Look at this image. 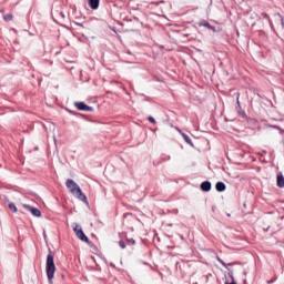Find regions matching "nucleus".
<instances>
[{
	"instance_id": "4468645a",
	"label": "nucleus",
	"mask_w": 284,
	"mask_h": 284,
	"mask_svg": "<svg viewBox=\"0 0 284 284\" xmlns=\"http://www.w3.org/2000/svg\"><path fill=\"white\" fill-rule=\"evenodd\" d=\"M4 21H12V14L8 13L3 17Z\"/></svg>"
},
{
	"instance_id": "aec40b11",
	"label": "nucleus",
	"mask_w": 284,
	"mask_h": 284,
	"mask_svg": "<svg viewBox=\"0 0 284 284\" xmlns=\"http://www.w3.org/2000/svg\"><path fill=\"white\" fill-rule=\"evenodd\" d=\"M236 103H237V106L241 108V102L239 101V98H237Z\"/></svg>"
},
{
	"instance_id": "20e7f679",
	"label": "nucleus",
	"mask_w": 284,
	"mask_h": 284,
	"mask_svg": "<svg viewBox=\"0 0 284 284\" xmlns=\"http://www.w3.org/2000/svg\"><path fill=\"white\" fill-rule=\"evenodd\" d=\"M22 207H24V210H28V212H30L33 216H37V217L41 216V211L37 207H33L29 204H22Z\"/></svg>"
},
{
	"instance_id": "a211bd4d",
	"label": "nucleus",
	"mask_w": 284,
	"mask_h": 284,
	"mask_svg": "<svg viewBox=\"0 0 284 284\" xmlns=\"http://www.w3.org/2000/svg\"><path fill=\"white\" fill-rule=\"evenodd\" d=\"M128 243H129L130 245H134L135 241H134V239H130V240H128Z\"/></svg>"
},
{
	"instance_id": "f257e3e1",
	"label": "nucleus",
	"mask_w": 284,
	"mask_h": 284,
	"mask_svg": "<svg viewBox=\"0 0 284 284\" xmlns=\"http://www.w3.org/2000/svg\"><path fill=\"white\" fill-rule=\"evenodd\" d=\"M65 185L68 190H70L71 194L75 196V199H79V201H82L83 203L88 201V197L85 196V194H83V191H81V187L79 186V184H77V182H74V180H67Z\"/></svg>"
},
{
	"instance_id": "0eeeda50",
	"label": "nucleus",
	"mask_w": 284,
	"mask_h": 284,
	"mask_svg": "<svg viewBox=\"0 0 284 284\" xmlns=\"http://www.w3.org/2000/svg\"><path fill=\"white\" fill-rule=\"evenodd\" d=\"M91 10H99V3L101 0H88Z\"/></svg>"
},
{
	"instance_id": "f3484780",
	"label": "nucleus",
	"mask_w": 284,
	"mask_h": 284,
	"mask_svg": "<svg viewBox=\"0 0 284 284\" xmlns=\"http://www.w3.org/2000/svg\"><path fill=\"white\" fill-rule=\"evenodd\" d=\"M148 121H150V123H156V120H154V118H152V116H149Z\"/></svg>"
},
{
	"instance_id": "f03ea898",
	"label": "nucleus",
	"mask_w": 284,
	"mask_h": 284,
	"mask_svg": "<svg viewBox=\"0 0 284 284\" xmlns=\"http://www.w3.org/2000/svg\"><path fill=\"white\" fill-rule=\"evenodd\" d=\"M45 272L49 283L52 284V278H54V273L57 272V265H54V253L50 250L47 255Z\"/></svg>"
},
{
	"instance_id": "1a4fd4ad",
	"label": "nucleus",
	"mask_w": 284,
	"mask_h": 284,
	"mask_svg": "<svg viewBox=\"0 0 284 284\" xmlns=\"http://www.w3.org/2000/svg\"><path fill=\"white\" fill-rule=\"evenodd\" d=\"M182 136H183L185 143H187L189 145H192V146L194 145V144H192V139H190V135L182 133Z\"/></svg>"
},
{
	"instance_id": "ddd939ff",
	"label": "nucleus",
	"mask_w": 284,
	"mask_h": 284,
	"mask_svg": "<svg viewBox=\"0 0 284 284\" xmlns=\"http://www.w3.org/2000/svg\"><path fill=\"white\" fill-rule=\"evenodd\" d=\"M9 210H11V212H14V213L18 212L17 205H14V203L9 204Z\"/></svg>"
},
{
	"instance_id": "412c9836",
	"label": "nucleus",
	"mask_w": 284,
	"mask_h": 284,
	"mask_svg": "<svg viewBox=\"0 0 284 284\" xmlns=\"http://www.w3.org/2000/svg\"><path fill=\"white\" fill-rule=\"evenodd\" d=\"M264 18L270 19V16H267V13H264Z\"/></svg>"
},
{
	"instance_id": "dca6fc26",
	"label": "nucleus",
	"mask_w": 284,
	"mask_h": 284,
	"mask_svg": "<svg viewBox=\"0 0 284 284\" xmlns=\"http://www.w3.org/2000/svg\"><path fill=\"white\" fill-rule=\"evenodd\" d=\"M219 263H221V265H223V267H227V264H225V262H223V260H221L220 257H217Z\"/></svg>"
},
{
	"instance_id": "6ab92c4d",
	"label": "nucleus",
	"mask_w": 284,
	"mask_h": 284,
	"mask_svg": "<svg viewBox=\"0 0 284 284\" xmlns=\"http://www.w3.org/2000/svg\"><path fill=\"white\" fill-rule=\"evenodd\" d=\"M205 28L212 29V27L210 26V23H204Z\"/></svg>"
},
{
	"instance_id": "9d476101",
	"label": "nucleus",
	"mask_w": 284,
	"mask_h": 284,
	"mask_svg": "<svg viewBox=\"0 0 284 284\" xmlns=\"http://www.w3.org/2000/svg\"><path fill=\"white\" fill-rule=\"evenodd\" d=\"M277 186L284 187V178L283 175H277Z\"/></svg>"
},
{
	"instance_id": "2eb2a0df",
	"label": "nucleus",
	"mask_w": 284,
	"mask_h": 284,
	"mask_svg": "<svg viewBox=\"0 0 284 284\" xmlns=\"http://www.w3.org/2000/svg\"><path fill=\"white\" fill-rule=\"evenodd\" d=\"M119 245H120V247H121L122 250H125V242L120 241V242H119Z\"/></svg>"
},
{
	"instance_id": "f8f14e48",
	"label": "nucleus",
	"mask_w": 284,
	"mask_h": 284,
	"mask_svg": "<svg viewBox=\"0 0 284 284\" xmlns=\"http://www.w3.org/2000/svg\"><path fill=\"white\" fill-rule=\"evenodd\" d=\"M275 17L280 20V23H281L282 28L284 29L283 16H281V13H276Z\"/></svg>"
},
{
	"instance_id": "7ed1b4c3",
	"label": "nucleus",
	"mask_w": 284,
	"mask_h": 284,
	"mask_svg": "<svg viewBox=\"0 0 284 284\" xmlns=\"http://www.w3.org/2000/svg\"><path fill=\"white\" fill-rule=\"evenodd\" d=\"M72 227L75 236H78L80 241H82L83 243H90V239L85 236V233H83V230L81 229V226H79V224L73 223Z\"/></svg>"
},
{
	"instance_id": "9b49d317",
	"label": "nucleus",
	"mask_w": 284,
	"mask_h": 284,
	"mask_svg": "<svg viewBox=\"0 0 284 284\" xmlns=\"http://www.w3.org/2000/svg\"><path fill=\"white\" fill-rule=\"evenodd\" d=\"M229 276L232 282H226L225 284H236V282H234V272L233 271L229 272Z\"/></svg>"
},
{
	"instance_id": "4be33fe9",
	"label": "nucleus",
	"mask_w": 284,
	"mask_h": 284,
	"mask_svg": "<svg viewBox=\"0 0 284 284\" xmlns=\"http://www.w3.org/2000/svg\"><path fill=\"white\" fill-rule=\"evenodd\" d=\"M166 161H170V156L166 158Z\"/></svg>"
},
{
	"instance_id": "423d86ee",
	"label": "nucleus",
	"mask_w": 284,
	"mask_h": 284,
	"mask_svg": "<svg viewBox=\"0 0 284 284\" xmlns=\"http://www.w3.org/2000/svg\"><path fill=\"white\" fill-rule=\"evenodd\" d=\"M202 192H210L212 190V183L210 181H205L201 184Z\"/></svg>"
},
{
	"instance_id": "39448f33",
	"label": "nucleus",
	"mask_w": 284,
	"mask_h": 284,
	"mask_svg": "<svg viewBox=\"0 0 284 284\" xmlns=\"http://www.w3.org/2000/svg\"><path fill=\"white\" fill-rule=\"evenodd\" d=\"M74 105L82 112H92V106H89L84 102H75Z\"/></svg>"
},
{
	"instance_id": "6e6552de",
	"label": "nucleus",
	"mask_w": 284,
	"mask_h": 284,
	"mask_svg": "<svg viewBox=\"0 0 284 284\" xmlns=\"http://www.w3.org/2000/svg\"><path fill=\"white\" fill-rule=\"evenodd\" d=\"M225 189H226V186H225V183H223V182H217V183L215 184V190H216L217 192H225Z\"/></svg>"
}]
</instances>
